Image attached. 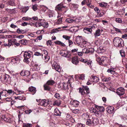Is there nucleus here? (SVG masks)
<instances>
[{
	"label": "nucleus",
	"instance_id": "29",
	"mask_svg": "<svg viewBox=\"0 0 127 127\" xmlns=\"http://www.w3.org/2000/svg\"><path fill=\"white\" fill-rule=\"evenodd\" d=\"M29 7L28 6H25L21 8V10L22 12H26L29 9Z\"/></svg>",
	"mask_w": 127,
	"mask_h": 127
},
{
	"label": "nucleus",
	"instance_id": "4",
	"mask_svg": "<svg viewBox=\"0 0 127 127\" xmlns=\"http://www.w3.org/2000/svg\"><path fill=\"white\" fill-rule=\"evenodd\" d=\"M32 54V52L30 51H25L24 55V61L27 64L29 63V59L31 57V55Z\"/></svg>",
	"mask_w": 127,
	"mask_h": 127
},
{
	"label": "nucleus",
	"instance_id": "57",
	"mask_svg": "<svg viewBox=\"0 0 127 127\" xmlns=\"http://www.w3.org/2000/svg\"><path fill=\"white\" fill-rule=\"evenodd\" d=\"M104 13L103 12H101L100 13H99L96 16V17H99L102 16L103 15H104Z\"/></svg>",
	"mask_w": 127,
	"mask_h": 127
},
{
	"label": "nucleus",
	"instance_id": "54",
	"mask_svg": "<svg viewBox=\"0 0 127 127\" xmlns=\"http://www.w3.org/2000/svg\"><path fill=\"white\" fill-rule=\"evenodd\" d=\"M55 97L58 99H59L61 98V96L59 94L56 93L55 95Z\"/></svg>",
	"mask_w": 127,
	"mask_h": 127
},
{
	"label": "nucleus",
	"instance_id": "30",
	"mask_svg": "<svg viewBox=\"0 0 127 127\" xmlns=\"http://www.w3.org/2000/svg\"><path fill=\"white\" fill-rule=\"evenodd\" d=\"M94 49L93 48H91L89 49H87L86 54H91L93 53L94 51Z\"/></svg>",
	"mask_w": 127,
	"mask_h": 127
},
{
	"label": "nucleus",
	"instance_id": "37",
	"mask_svg": "<svg viewBox=\"0 0 127 127\" xmlns=\"http://www.w3.org/2000/svg\"><path fill=\"white\" fill-rule=\"evenodd\" d=\"M89 116L87 114H83L82 116V117L83 119L84 120H87L88 119Z\"/></svg>",
	"mask_w": 127,
	"mask_h": 127
},
{
	"label": "nucleus",
	"instance_id": "15",
	"mask_svg": "<svg viewBox=\"0 0 127 127\" xmlns=\"http://www.w3.org/2000/svg\"><path fill=\"white\" fill-rule=\"evenodd\" d=\"M79 61L77 58L75 57H73L72 58V62L73 64L77 65L78 64Z\"/></svg>",
	"mask_w": 127,
	"mask_h": 127
},
{
	"label": "nucleus",
	"instance_id": "27",
	"mask_svg": "<svg viewBox=\"0 0 127 127\" xmlns=\"http://www.w3.org/2000/svg\"><path fill=\"white\" fill-rule=\"evenodd\" d=\"M43 87H44V90H45L49 91L51 89V87L50 86L48 85L46 83L44 85Z\"/></svg>",
	"mask_w": 127,
	"mask_h": 127
},
{
	"label": "nucleus",
	"instance_id": "3",
	"mask_svg": "<svg viewBox=\"0 0 127 127\" xmlns=\"http://www.w3.org/2000/svg\"><path fill=\"white\" fill-rule=\"evenodd\" d=\"M66 6L64 5V4L61 2L60 4H58L56 7V10L57 11H60L64 13L66 12V10H65Z\"/></svg>",
	"mask_w": 127,
	"mask_h": 127
},
{
	"label": "nucleus",
	"instance_id": "12",
	"mask_svg": "<svg viewBox=\"0 0 127 127\" xmlns=\"http://www.w3.org/2000/svg\"><path fill=\"white\" fill-rule=\"evenodd\" d=\"M83 41L82 36H78L76 37V42L78 45L80 44Z\"/></svg>",
	"mask_w": 127,
	"mask_h": 127
},
{
	"label": "nucleus",
	"instance_id": "62",
	"mask_svg": "<svg viewBox=\"0 0 127 127\" xmlns=\"http://www.w3.org/2000/svg\"><path fill=\"white\" fill-rule=\"evenodd\" d=\"M32 9L33 10L35 11L37 9V5L36 4L34 5H33L32 7Z\"/></svg>",
	"mask_w": 127,
	"mask_h": 127
},
{
	"label": "nucleus",
	"instance_id": "47",
	"mask_svg": "<svg viewBox=\"0 0 127 127\" xmlns=\"http://www.w3.org/2000/svg\"><path fill=\"white\" fill-rule=\"evenodd\" d=\"M114 20L117 23H121L122 22V20L120 18H116Z\"/></svg>",
	"mask_w": 127,
	"mask_h": 127
},
{
	"label": "nucleus",
	"instance_id": "6",
	"mask_svg": "<svg viewBox=\"0 0 127 127\" xmlns=\"http://www.w3.org/2000/svg\"><path fill=\"white\" fill-rule=\"evenodd\" d=\"M1 79L3 82H7L9 83L11 82V78L7 74L3 75L1 76Z\"/></svg>",
	"mask_w": 127,
	"mask_h": 127
},
{
	"label": "nucleus",
	"instance_id": "21",
	"mask_svg": "<svg viewBox=\"0 0 127 127\" xmlns=\"http://www.w3.org/2000/svg\"><path fill=\"white\" fill-rule=\"evenodd\" d=\"M55 83V82L54 81L52 80H48L46 82V84L49 86H52Z\"/></svg>",
	"mask_w": 127,
	"mask_h": 127
},
{
	"label": "nucleus",
	"instance_id": "5",
	"mask_svg": "<svg viewBox=\"0 0 127 127\" xmlns=\"http://www.w3.org/2000/svg\"><path fill=\"white\" fill-rule=\"evenodd\" d=\"M60 54L62 56L64 57L70 58L71 56L70 53L68 51L62 50L60 51Z\"/></svg>",
	"mask_w": 127,
	"mask_h": 127
},
{
	"label": "nucleus",
	"instance_id": "58",
	"mask_svg": "<svg viewBox=\"0 0 127 127\" xmlns=\"http://www.w3.org/2000/svg\"><path fill=\"white\" fill-rule=\"evenodd\" d=\"M63 37L66 40H69L70 38V37L66 35H63Z\"/></svg>",
	"mask_w": 127,
	"mask_h": 127
},
{
	"label": "nucleus",
	"instance_id": "25",
	"mask_svg": "<svg viewBox=\"0 0 127 127\" xmlns=\"http://www.w3.org/2000/svg\"><path fill=\"white\" fill-rule=\"evenodd\" d=\"M20 60V58L18 57H16L12 59L11 62L14 64H15L19 62Z\"/></svg>",
	"mask_w": 127,
	"mask_h": 127
},
{
	"label": "nucleus",
	"instance_id": "50",
	"mask_svg": "<svg viewBox=\"0 0 127 127\" xmlns=\"http://www.w3.org/2000/svg\"><path fill=\"white\" fill-rule=\"evenodd\" d=\"M86 1H87V2H86V4L88 6H89L91 7L92 8L93 7L92 6V7H91L90 5L91 4V0H86Z\"/></svg>",
	"mask_w": 127,
	"mask_h": 127
},
{
	"label": "nucleus",
	"instance_id": "41",
	"mask_svg": "<svg viewBox=\"0 0 127 127\" xmlns=\"http://www.w3.org/2000/svg\"><path fill=\"white\" fill-rule=\"evenodd\" d=\"M121 119L125 121L127 120V115H123L121 116Z\"/></svg>",
	"mask_w": 127,
	"mask_h": 127
},
{
	"label": "nucleus",
	"instance_id": "60",
	"mask_svg": "<svg viewBox=\"0 0 127 127\" xmlns=\"http://www.w3.org/2000/svg\"><path fill=\"white\" fill-rule=\"evenodd\" d=\"M91 113H94L96 111V110L93 107H91L90 109Z\"/></svg>",
	"mask_w": 127,
	"mask_h": 127
},
{
	"label": "nucleus",
	"instance_id": "20",
	"mask_svg": "<svg viewBox=\"0 0 127 127\" xmlns=\"http://www.w3.org/2000/svg\"><path fill=\"white\" fill-rule=\"evenodd\" d=\"M8 44L9 45V46H10L11 45H14L16 42V40L15 39H9L8 41Z\"/></svg>",
	"mask_w": 127,
	"mask_h": 127
},
{
	"label": "nucleus",
	"instance_id": "9",
	"mask_svg": "<svg viewBox=\"0 0 127 127\" xmlns=\"http://www.w3.org/2000/svg\"><path fill=\"white\" fill-rule=\"evenodd\" d=\"M0 119L2 121H4L6 122L10 123L11 120L9 117H6L4 115H1L0 117Z\"/></svg>",
	"mask_w": 127,
	"mask_h": 127
},
{
	"label": "nucleus",
	"instance_id": "18",
	"mask_svg": "<svg viewBox=\"0 0 127 127\" xmlns=\"http://www.w3.org/2000/svg\"><path fill=\"white\" fill-rule=\"evenodd\" d=\"M61 103V100H54L53 103V104L54 106L56 105L57 106H59L60 105Z\"/></svg>",
	"mask_w": 127,
	"mask_h": 127
},
{
	"label": "nucleus",
	"instance_id": "7",
	"mask_svg": "<svg viewBox=\"0 0 127 127\" xmlns=\"http://www.w3.org/2000/svg\"><path fill=\"white\" fill-rule=\"evenodd\" d=\"M125 91V90L123 88L120 87L117 89L116 93L118 95L122 96L124 94Z\"/></svg>",
	"mask_w": 127,
	"mask_h": 127
},
{
	"label": "nucleus",
	"instance_id": "44",
	"mask_svg": "<svg viewBox=\"0 0 127 127\" xmlns=\"http://www.w3.org/2000/svg\"><path fill=\"white\" fill-rule=\"evenodd\" d=\"M32 125L30 124H23V127H31L32 126Z\"/></svg>",
	"mask_w": 127,
	"mask_h": 127
},
{
	"label": "nucleus",
	"instance_id": "34",
	"mask_svg": "<svg viewBox=\"0 0 127 127\" xmlns=\"http://www.w3.org/2000/svg\"><path fill=\"white\" fill-rule=\"evenodd\" d=\"M115 69L113 68H111L110 69H108L107 71L109 73H110L111 74H114L115 73V71L114 70Z\"/></svg>",
	"mask_w": 127,
	"mask_h": 127
},
{
	"label": "nucleus",
	"instance_id": "19",
	"mask_svg": "<svg viewBox=\"0 0 127 127\" xmlns=\"http://www.w3.org/2000/svg\"><path fill=\"white\" fill-rule=\"evenodd\" d=\"M98 121V119L97 118H92V123L94 125H96Z\"/></svg>",
	"mask_w": 127,
	"mask_h": 127
},
{
	"label": "nucleus",
	"instance_id": "63",
	"mask_svg": "<svg viewBox=\"0 0 127 127\" xmlns=\"http://www.w3.org/2000/svg\"><path fill=\"white\" fill-rule=\"evenodd\" d=\"M7 93L9 94L14 93V91L12 90H7Z\"/></svg>",
	"mask_w": 127,
	"mask_h": 127
},
{
	"label": "nucleus",
	"instance_id": "45",
	"mask_svg": "<svg viewBox=\"0 0 127 127\" xmlns=\"http://www.w3.org/2000/svg\"><path fill=\"white\" fill-rule=\"evenodd\" d=\"M9 4L11 5L14 6L15 4L14 0H10L9 2Z\"/></svg>",
	"mask_w": 127,
	"mask_h": 127
},
{
	"label": "nucleus",
	"instance_id": "43",
	"mask_svg": "<svg viewBox=\"0 0 127 127\" xmlns=\"http://www.w3.org/2000/svg\"><path fill=\"white\" fill-rule=\"evenodd\" d=\"M87 120L86 124L88 126H91L92 124V122H91V120L90 119H88Z\"/></svg>",
	"mask_w": 127,
	"mask_h": 127
},
{
	"label": "nucleus",
	"instance_id": "31",
	"mask_svg": "<svg viewBox=\"0 0 127 127\" xmlns=\"http://www.w3.org/2000/svg\"><path fill=\"white\" fill-rule=\"evenodd\" d=\"M62 84L63 85V88L64 90H66L68 89V84L67 83H63Z\"/></svg>",
	"mask_w": 127,
	"mask_h": 127
},
{
	"label": "nucleus",
	"instance_id": "23",
	"mask_svg": "<svg viewBox=\"0 0 127 127\" xmlns=\"http://www.w3.org/2000/svg\"><path fill=\"white\" fill-rule=\"evenodd\" d=\"M54 113L55 115L57 116H60L61 114V113L57 108L55 109Z\"/></svg>",
	"mask_w": 127,
	"mask_h": 127
},
{
	"label": "nucleus",
	"instance_id": "53",
	"mask_svg": "<svg viewBox=\"0 0 127 127\" xmlns=\"http://www.w3.org/2000/svg\"><path fill=\"white\" fill-rule=\"evenodd\" d=\"M34 55L37 56H41V55L42 56H43V55L41 53L37 51L36 52L34 53Z\"/></svg>",
	"mask_w": 127,
	"mask_h": 127
},
{
	"label": "nucleus",
	"instance_id": "48",
	"mask_svg": "<svg viewBox=\"0 0 127 127\" xmlns=\"http://www.w3.org/2000/svg\"><path fill=\"white\" fill-rule=\"evenodd\" d=\"M62 17H61L59 18L57 21L56 22V23L57 24H61L62 23Z\"/></svg>",
	"mask_w": 127,
	"mask_h": 127
},
{
	"label": "nucleus",
	"instance_id": "2",
	"mask_svg": "<svg viewBox=\"0 0 127 127\" xmlns=\"http://www.w3.org/2000/svg\"><path fill=\"white\" fill-rule=\"evenodd\" d=\"M123 40L119 37H115L113 39L114 45L117 47L122 48L123 47L124 44Z\"/></svg>",
	"mask_w": 127,
	"mask_h": 127
},
{
	"label": "nucleus",
	"instance_id": "40",
	"mask_svg": "<svg viewBox=\"0 0 127 127\" xmlns=\"http://www.w3.org/2000/svg\"><path fill=\"white\" fill-rule=\"evenodd\" d=\"M2 96H7V95L6 93H7V90H3L1 92Z\"/></svg>",
	"mask_w": 127,
	"mask_h": 127
},
{
	"label": "nucleus",
	"instance_id": "32",
	"mask_svg": "<svg viewBox=\"0 0 127 127\" xmlns=\"http://www.w3.org/2000/svg\"><path fill=\"white\" fill-rule=\"evenodd\" d=\"M86 41H83L79 45L80 47L82 48L85 47L86 46Z\"/></svg>",
	"mask_w": 127,
	"mask_h": 127
},
{
	"label": "nucleus",
	"instance_id": "35",
	"mask_svg": "<svg viewBox=\"0 0 127 127\" xmlns=\"http://www.w3.org/2000/svg\"><path fill=\"white\" fill-rule=\"evenodd\" d=\"M20 42L23 45H26L27 42V41L26 39H23L20 41Z\"/></svg>",
	"mask_w": 127,
	"mask_h": 127
},
{
	"label": "nucleus",
	"instance_id": "28",
	"mask_svg": "<svg viewBox=\"0 0 127 127\" xmlns=\"http://www.w3.org/2000/svg\"><path fill=\"white\" fill-rule=\"evenodd\" d=\"M94 114L97 117H100L101 116L102 113L100 111L96 110Z\"/></svg>",
	"mask_w": 127,
	"mask_h": 127
},
{
	"label": "nucleus",
	"instance_id": "33",
	"mask_svg": "<svg viewBox=\"0 0 127 127\" xmlns=\"http://www.w3.org/2000/svg\"><path fill=\"white\" fill-rule=\"evenodd\" d=\"M16 32L19 33L21 34H24L26 32L24 30H22L20 29L19 28H18Z\"/></svg>",
	"mask_w": 127,
	"mask_h": 127
},
{
	"label": "nucleus",
	"instance_id": "22",
	"mask_svg": "<svg viewBox=\"0 0 127 127\" xmlns=\"http://www.w3.org/2000/svg\"><path fill=\"white\" fill-rule=\"evenodd\" d=\"M99 5L100 6L104 8L108 7V6L107 3L104 2H102L99 3Z\"/></svg>",
	"mask_w": 127,
	"mask_h": 127
},
{
	"label": "nucleus",
	"instance_id": "56",
	"mask_svg": "<svg viewBox=\"0 0 127 127\" xmlns=\"http://www.w3.org/2000/svg\"><path fill=\"white\" fill-rule=\"evenodd\" d=\"M44 24H43L42 25L41 23L38 22L37 23H36V25L37 27H39L41 26H44Z\"/></svg>",
	"mask_w": 127,
	"mask_h": 127
},
{
	"label": "nucleus",
	"instance_id": "26",
	"mask_svg": "<svg viewBox=\"0 0 127 127\" xmlns=\"http://www.w3.org/2000/svg\"><path fill=\"white\" fill-rule=\"evenodd\" d=\"M86 31H87L88 32H90V33H91L92 32V30L91 29V28L90 27V28H84V32L86 33Z\"/></svg>",
	"mask_w": 127,
	"mask_h": 127
},
{
	"label": "nucleus",
	"instance_id": "11",
	"mask_svg": "<svg viewBox=\"0 0 127 127\" xmlns=\"http://www.w3.org/2000/svg\"><path fill=\"white\" fill-rule=\"evenodd\" d=\"M49 102L48 101V100H46L45 99H44L42 100L41 101H40V105L42 106H46L48 104L49 105Z\"/></svg>",
	"mask_w": 127,
	"mask_h": 127
},
{
	"label": "nucleus",
	"instance_id": "55",
	"mask_svg": "<svg viewBox=\"0 0 127 127\" xmlns=\"http://www.w3.org/2000/svg\"><path fill=\"white\" fill-rule=\"evenodd\" d=\"M110 79V78H105L102 79V80L104 82H107L109 81Z\"/></svg>",
	"mask_w": 127,
	"mask_h": 127
},
{
	"label": "nucleus",
	"instance_id": "38",
	"mask_svg": "<svg viewBox=\"0 0 127 127\" xmlns=\"http://www.w3.org/2000/svg\"><path fill=\"white\" fill-rule=\"evenodd\" d=\"M44 61L45 62L47 63L49 61L50 59L49 56L48 55L44 56Z\"/></svg>",
	"mask_w": 127,
	"mask_h": 127
},
{
	"label": "nucleus",
	"instance_id": "46",
	"mask_svg": "<svg viewBox=\"0 0 127 127\" xmlns=\"http://www.w3.org/2000/svg\"><path fill=\"white\" fill-rule=\"evenodd\" d=\"M16 98L20 100H24L25 99V97L23 96H20L17 97Z\"/></svg>",
	"mask_w": 127,
	"mask_h": 127
},
{
	"label": "nucleus",
	"instance_id": "14",
	"mask_svg": "<svg viewBox=\"0 0 127 127\" xmlns=\"http://www.w3.org/2000/svg\"><path fill=\"white\" fill-rule=\"evenodd\" d=\"M70 103L73 106L77 107L79 105V102L78 101L74 100L72 101H71Z\"/></svg>",
	"mask_w": 127,
	"mask_h": 127
},
{
	"label": "nucleus",
	"instance_id": "64",
	"mask_svg": "<svg viewBox=\"0 0 127 127\" xmlns=\"http://www.w3.org/2000/svg\"><path fill=\"white\" fill-rule=\"evenodd\" d=\"M78 127H85V125L81 123H78L77 124Z\"/></svg>",
	"mask_w": 127,
	"mask_h": 127
},
{
	"label": "nucleus",
	"instance_id": "1",
	"mask_svg": "<svg viewBox=\"0 0 127 127\" xmlns=\"http://www.w3.org/2000/svg\"><path fill=\"white\" fill-rule=\"evenodd\" d=\"M96 60L100 65L105 66L107 65L109 60L107 58L102 56L100 58L97 55H95Z\"/></svg>",
	"mask_w": 127,
	"mask_h": 127
},
{
	"label": "nucleus",
	"instance_id": "16",
	"mask_svg": "<svg viewBox=\"0 0 127 127\" xmlns=\"http://www.w3.org/2000/svg\"><path fill=\"white\" fill-rule=\"evenodd\" d=\"M28 90L30 92L32 93V95L34 94L36 92V88L32 86L29 87Z\"/></svg>",
	"mask_w": 127,
	"mask_h": 127
},
{
	"label": "nucleus",
	"instance_id": "36",
	"mask_svg": "<svg viewBox=\"0 0 127 127\" xmlns=\"http://www.w3.org/2000/svg\"><path fill=\"white\" fill-rule=\"evenodd\" d=\"M79 92L81 93L82 95L86 94V92H84V89H83L80 88L79 90Z\"/></svg>",
	"mask_w": 127,
	"mask_h": 127
},
{
	"label": "nucleus",
	"instance_id": "49",
	"mask_svg": "<svg viewBox=\"0 0 127 127\" xmlns=\"http://www.w3.org/2000/svg\"><path fill=\"white\" fill-rule=\"evenodd\" d=\"M83 88L85 90V91H86V93L87 94H88L89 93V89L88 88V86H85L83 87Z\"/></svg>",
	"mask_w": 127,
	"mask_h": 127
},
{
	"label": "nucleus",
	"instance_id": "39",
	"mask_svg": "<svg viewBox=\"0 0 127 127\" xmlns=\"http://www.w3.org/2000/svg\"><path fill=\"white\" fill-rule=\"evenodd\" d=\"M66 21L69 23H72L74 21H75L74 20L71 18H67L66 19Z\"/></svg>",
	"mask_w": 127,
	"mask_h": 127
},
{
	"label": "nucleus",
	"instance_id": "8",
	"mask_svg": "<svg viewBox=\"0 0 127 127\" xmlns=\"http://www.w3.org/2000/svg\"><path fill=\"white\" fill-rule=\"evenodd\" d=\"M52 67L53 69H55L57 71L59 72L61 71L60 66L56 62H54L53 64H52Z\"/></svg>",
	"mask_w": 127,
	"mask_h": 127
},
{
	"label": "nucleus",
	"instance_id": "17",
	"mask_svg": "<svg viewBox=\"0 0 127 127\" xmlns=\"http://www.w3.org/2000/svg\"><path fill=\"white\" fill-rule=\"evenodd\" d=\"M95 107L101 113L103 112L105 110L103 106H99L95 105Z\"/></svg>",
	"mask_w": 127,
	"mask_h": 127
},
{
	"label": "nucleus",
	"instance_id": "61",
	"mask_svg": "<svg viewBox=\"0 0 127 127\" xmlns=\"http://www.w3.org/2000/svg\"><path fill=\"white\" fill-rule=\"evenodd\" d=\"M104 44L106 46H108L109 45V43L108 40H106L104 42Z\"/></svg>",
	"mask_w": 127,
	"mask_h": 127
},
{
	"label": "nucleus",
	"instance_id": "59",
	"mask_svg": "<svg viewBox=\"0 0 127 127\" xmlns=\"http://www.w3.org/2000/svg\"><path fill=\"white\" fill-rule=\"evenodd\" d=\"M79 75V80H83L84 79V74H82Z\"/></svg>",
	"mask_w": 127,
	"mask_h": 127
},
{
	"label": "nucleus",
	"instance_id": "52",
	"mask_svg": "<svg viewBox=\"0 0 127 127\" xmlns=\"http://www.w3.org/2000/svg\"><path fill=\"white\" fill-rule=\"evenodd\" d=\"M22 19L25 21H27L28 20H30L31 19V18L28 17H23L22 18Z\"/></svg>",
	"mask_w": 127,
	"mask_h": 127
},
{
	"label": "nucleus",
	"instance_id": "24",
	"mask_svg": "<svg viewBox=\"0 0 127 127\" xmlns=\"http://www.w3.org/2000/svg\"><path fill=\"white\" fill-rule=\"evenodd\" d=\"M100 29H98L95 32L94 34V35L95 37H96L97 36H100Z\"/></svg>",
	"mask_w": 127,
	"mask_h": 127
},
{
	"label": "nucleus",
	"instance_id": "42",
	"mask_svg": "<svg viewBox=\"0 0 127 127\" xmlns=\"http://www.w3.org/2000/svg\"><path fill=\"white\" fill-rule=\"evenodd\" d=\"M120 53L122 57H125V52L123 50H121L120 51Z\"/></svg>",
	"mask_w": 127,
	"mask_h": 127
},
{
	"label": "nucleus",
	"instance_id": "51",
	"mask_svg": "<svg viewBox=\"0 0 127 127\" xmlns=\"http://www.w3.org/2000/svg\"><path fill=\"white\" fill-rule=\"evenodd\" d=\"M24 76L27 77L30 75V72L28 71H24Z\"/></svg>",
	"mask_w": 127,
	"mask_h": 127
},
{
	"label": "nucleus",
	"instance_id": "10",
	"mask_svg": "<svg viewBox=\"0 0 127 127\" xmlns=\"http://www.w3.org/2000/svg\"><path fill=\"white\" fill-rule=\"evenodd\" d=\"M106 111L109 113H113L114 112V107L111 106H108L106 108Z\"/></svg>",
	"mask_w": 127,
	"mask_h": 127
},
{
	"label": "nucleus",
	"instance_id": "13",
	"mask_svg": "<svg viewBox=\"0 0 127 127\" xmlns=\"http://www.w3.org/2000/svg\"><path fill=\"white\" fill-rule=\"evenodd\" d=\"M90 80L92 82L96 83L99 81V79L96 76H92L90 78Z\"/></svg>",
	"mask_w": 127,
	"mask_h": 127
}]
</instances>
